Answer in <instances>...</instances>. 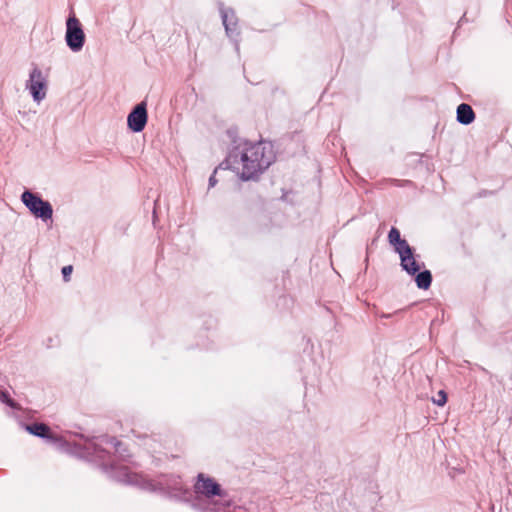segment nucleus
Masks as SVG:
<instances>
[{
	"mask_svg": "<svg viewBox=\"0 0 512 512\" xmlns=\"http://www.w3.org/2000/svg\"><path fill=\"white\" fill-rule=\"evenodd\" d=\"M275 154L269 142H244L236 146L227 157L229 168L235 171L242 180L255 179L274 161Z\"/></svg>",
	"mask_w": 512,
	"mask_h": 512,
	"instance_id": "nucleus-1",
	"label": "nucleus"
},
{
	"mask_svg": "<svg viewBox=\"0 0 512 512\" xmlns=\"http://www.w3.org/2000/svg\"><path fill=\"white\" fill-rule=\"evenodd\" d=\"M109 475L122 483L138 486L142 489L155 491L160 490L173 497L185 498L189 490L184 486L180 477H163L157 483L144 478L142 475L132 473L126 466L113 465L109 468Z\"/></svg>",
	"mask_w": 512,
	"mask_h": 512,
	"instance_id": "nucleus-2",
	"label": "nucleus"
},
{
	"mask_svg": "<svg viewBox=\"0 0 512 512\" xmlns=\"http://www.w3.org/2000/svg\"><path fill=\"white\" fill-rule=\"evenodd\" d=\"M122 443L115 437L101 436L93 441H89L86 445L88 454L95 455L99 459H104L102 453H117L124 457V451L121 450Z\"/></svg>",
	"mask_w": 512,
	"mask_h": 512,
	"instance_id": "nucleus-3",
	"label": "nucleus"
},
{
	"mask_svg": "<svg viewBox=\"0 0 512 512\" xmlns=\"http://www.w3.org/2000/svg\"><path fill=\"white\" fill-rule=\"evenodd\" d=\"M22 202L30 212L43 221L49 220L53 216V208L48 201H44L38 195L25 191L21 196Z\"/></svg>",
	"mask_w": 512,
	"mask_h": 512,
	"instance_id": "nucleus-4",
	"label": "nucleus"
},
{
	"mask_svg": "<svg viewBox=\"0 0 512 512\" xmlns=\"http://www.w3.org/2000/svg\"><path fill=\"white\" fill-rule=\"evenodd\" d=\"M65 41L73 52L82 50L85 43V34L80 21L75 16H70L66 21Z\"/></svg>",
	"mask_w": 512,
	"mask_h": 512,
	"instance_id": "nucleus-5",
	"label": "nucleus"
},
{
	"mask_svg": "<svg viewBox=\"0 0 512 512\" xmlns=\"http://www.w3.org/2000/svg\"><path fill=\"white\" fill-rule=\"evenodd\" d=\"M194 491L196 494L205 498H212L215 496L223 497L225 495L221 486L211 477L203 473L197 475L196 482L194 483Z\"/></svg>",
	"mask_w": 512,
	"mask_h": 512,
	"instance_id": "nucleus-6",
	"label": "nucleus"
},
{
	"mask_svg": "<svg viewBox=\"0 0 512 512\" xmlns=\"http://www.w3.org/2000/svg\"><path fill=\"white\" fill-rule=\"evenodd\" d=\"M26 88L30 91L35 102L40 103L46 97V82L42 71L38 67H34L29 75Z\"/></svg>",
	"mask_w": 512,
	"mask_h": 512,
	"instance_id": "nucleus-7",
	"label": "nucleus"
},
{
	"mask_svg": "<svg viewBox=\"0 0 512 512\" xmlns=\"http://www.w3.org/2000/svg\"><path fill=\"white\" fill-rule=\"evenodd\" d=\"M147 109L146 103L141 102L137 104L127 117L128 127L133 132H141L147 123Z\"/></svg>",
	"mask_w": 512,
	"mask_h": 512,
	"instance_id": "nucleus-8",
	"label": "nucleus"
},
{
	"mask_svg": "<svg viewBox=\"0 0 512 512\" xmlns=\"http://www.w3.org/2000/svg\"><path fill=\"white\" fill-rule=\"evenodd\" d=\"M397 254L400 258L401 268L409 275H415L419 270H421L422 266H424V263H420L416 260L414 251L410 245L399 250Z\"/></svg>",
	"mask_w": 512,
	"mask_h": 512,
	"instance_id": "nucleus-9",
	"label": "nucleus"
},
{
	"mask_svg": "<svg viewBox=\"0 0 512 512\" xmlns=\"http://www.w3.org/2000/svg\"><path fill=\"white\" fill-rule=\"evenodd\" d=\"M220 14L222 18L223 25L226 30V34L228 37L234 39L238 36L237 32V18L232 9H226L224 7H220Z\"/></svg>",
	"mask_w": 512,
	"mask_h": 512,
	"instance_id": "nucleus-10",
	"label": "nucleus"
},
{
	"mask_svg": "<svg viewBox=\"0 0 512 512\" xmlns=\"http://www.w3.org/2000/svg\"><path fill=\"white\" fill-rule=\"evenodd\" d=\"M475 119V113L470 105L462 103L457 107V121L464 125L471 124Z\"/></svg>",
	"mask_w": 512,
	"mask_h": 512,
	"instance_id": "nucleus-11",
	"label": "nucleus"
},
{
	"mask_svg": "<svg viewBox=\"0 0 512 512\" xmlns=\"http://www.w3.org/2000/svg\"><path fill=\"white\" fill-rule=\"evenodd\" d=\"M388 242L396 253L409 246L408 242L401 238L400 231L395 227H392L388 233Z\"/></svg>",
	"mask_w": 512,
	"mask_h": 512,
	"instance_id": "nucleus-12",
	"label": "nucleus"
},
{
	"mask_svg": "<svg viewBox=\"0 0 512 512\" xmlns=\"http://www.w3.org/2000/svg\"><path fill=\"white\" fill-rule=\"evenodd\" d=\"M415 276L416 285L419 289L426 290L431 286L432 274L429 270H419Z\"/></svg>",
	"mask_w": 512,
	"mask_h": 512,
	"instance_id": "nucleus-13",
	"label": "nucleus"
},
{
	"mask_svg": "<svg viewBox=\"0 0 512 512\" xmlns=\"http://www.w3.org/2000/svg\"><path fill=\"white\" fill-rule=\"evenodd\" d=\"M26 430L35 436L41 437V438H48L49 437V427L42 423H34L31 425L26 426Z\"/></svg>",
	"mask_w": 512,
	"mask_h": 512,
	"instance_id": "nucleus-14",
	"label": "nucleus"
},
{
	"mask_svg": "<svg viewBox=\"0 0 512 512\" xmlns=\"http://www.w3.org/2000/svg\"><path fill=\"white\" fill-rule=\"evenodd\" d=\"M432 402L437 406H444L447 402V394L444 390H440L436 397L432 398Z\"/></svg>",
	"mask_w": 512,
	"mask_h": 512,
	"instance_id": "nucleus-15",
	"label": "nucleus"
},
{
	"mask_svg": "<svg viewBox=\"0 0 512 512\" xmlns=\"http://www.w3.org/2000/svg\"><path fill=\"white\" fill-rule=\"evenodd\" d=\"M0 401L6 403L12 408L15 407V403L9 398V395L4 391H0Z\"/></svg>",
	"mask_w": 512,
	"mask_h": 512,
	"instance_id": "nucleus-16",
	"label": "nucleus"
},
{
	"mask_svg": "<svg viewBox=\"0 0 512 512\" xmlns=\"http://www.w3.org/2000/svg\"><path fill=\"white\" fill-rule=\"evenodd\" d=\"M72 270H73L72 266H64L62 268V274H63V277H64L65 281H68V278H69V276L72 273Z\"/></svg>",
	"mask_w": 512,
	"mask_h": 512,
	"instance_id": "nucleus-17",
	"label": "nucleus"
},
{
	"mask_svg": "<svg viewBox=\"0 0 512 512\" xmlns=\"http://www.w3.org/2000/svg\"><path fill=\"white\" fill-rule=\"evenodd\" d=\"M216 172L217 168L214 170V173L209 178V188H212L217 184V179L215 177Z\"/></svg>",
	"mask_w": 512,
	"mask_h": 512,
	"instance_id": "nucleus-18",
	"label": "nucleus"
}]
</instances>
